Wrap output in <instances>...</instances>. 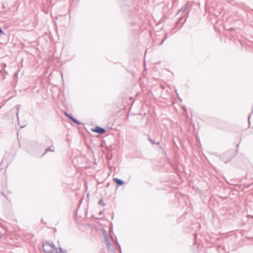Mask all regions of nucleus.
<instances>
[{
	"mask_svg": "<svg viewBox=\"0 0 253 253\" xmlns=\"http://www.w3.org/2000/svg\"><path fill=\"white\" fill-rule=\"evenodd\" d=\"M54 151V147H53V145H52L45 149V153L43 154V155H44V154L45 153H46L48 151L53 152Z\"/></svg>",
	"mask_w": 253,
	"mask_h": 253,
	"instance_id": "5",
	"label": "nucleus"
},
{
	"mask_svg": "<svg viewBox=\"0 0 253 253\" xmlns=\"http://www.w3.org/2000/svg\"><path fill=\"white\" fill-rule=\"evenodd\" d=\"M3 33V31L1 30V28L0 27V35L2 34Z\"/></svg>",
	"mask_w": 253,
	"mask_h": 253,
	"instance_id": "13",
	"label": "nucleus"
},
{
	"mask_svg": "<svg viewBox=\"0 0 253 253\" xmlns=\"http://www.w3.org/2000/svg\"><path fill=\"white\" fill-rule=\"evenodd\" d=\"M103 235H104V239H105V245H106V247L108 248L109 250L111 251L112 250V246H111L110 241L108 239V237H107L106 233H103Z\"/></svg>",
	"mask_w": 253,
	"mask_h": 253,
	"instance_id": "3",
	"label": "nucleus"
},
{
	"mask_svg": "<svg viewBox=\"0 0 253 253\" xmlns=\"http://www.w3.org/2000/svg\"><path fill=\"white\" fill-rule=\"evenodd\" d=\"M56 253H64V252L63 251L62 248L60 247L59 248V251H57Z\"/></svg>",
	"mask_w": 253,
	"mask_h": 253,
	"instance_id": "10",
	"label": "nucleus"
},
{
	"mask_svg": "<svg viewBox=\"0 0 253 253\" xmlns=\"http://www.w3.org/2000/svg\"><path fill=\"white\" fill-rule=\"evenodd\" d=\"M16 108H17V112H16V116H17V119L18 120L19 119L18 114H19L20 108H21V105H17Z\"/></svg>",
	"mask_w": 253,
	"mask_h": 253,
	"instance_id": "7",
	"label": "nucleus"
},
{
	"mask_svg": "<svg viewBox=\"0 0 253 253\" xmlns=\"http://www.w3.org/2000/svg\"><path fill=\"white\" fill-rule=\"evenodd\" d=\"M71 120L74 123H76L77 125H80L81 123L79 122L77 120L75 119L74 117L71 118Z\"/></svg>",
	"mask_w": 253,
	"mask_h": 253,
	"instance_id": "8",
	"label": "nucleus"
},
{
	"mask_svg": "<svg viewBox=\"0 0 253 253\" xmlns=\"http://www.w3.org/2000/svg\"><path fill=\"white\" fill-rule=\"evenodd\" d=\"M65 115L71 120V118H73L72 116L69 115L67 113H65Z\"/></svg>",
	"mask_w": 253,
	"mask_h": 253,
	"instance_id": "12",
	"label": "nucleus"
},
{
	"mask_svg": "<svg viewBox=\"0 0 253 253\" xmlns=\"http://www.w3.org/2000/svg\"><path fill=\"white\" fill-rule=\"evenodd\" d=\"M42 249L46 253H53L55 247L53 243L45 242L42 244Z\"/></svg>",
	"mask_w": 253,
	"mask_h": 253,
	"instance_id": "1",
	"label": "nucleus"
},
{
	"mask_svg": "<svg viewBox=\"0 0 253 253\" xmlns=\"http://www.w3.org/2000/svg\"><path fill=\"white\" fill-rule=\"evenodd\" d=\"M98 204L103 206H105L103 200L102 199H100V200L99 201Z\"/></svg>",
	"mask_w": 253,
	"mask_h": 253,
	"instance_id": "11",
	"label": "nucleus"
},
{
	"mask_svg": "<svg viewBox=\"0 0 253 253\" xmlns=\"http://www.w3.org/2000/svg\"><path fill=\"white\" fill-rule=\"evenodd\" d=\"M250 115L248 117V121H249V124L250 123Z\"/></svg>",
	"mask_w": 253,
	"mask_h": 253,
	"instance_id": "14",
	"label": "nucleus"
},
{
	"mask_svg": "<svg viewBox=\"0 0 253 253\" xmlns=\"http://www.w3.org/2000/svg\"><path fill=\"white\" fill-rule=\"evenodd\" d=\"M164 42V40L161 43H163Z\"/></svg>",
	"mask_w": 253,
	"mask_h": 253,
	"instance_id": "16",
	"label": "nucleus"
},
{
	"mask_svg": "<svg viewBox=\"0 0 253 253\" xmlns=\"http://www.w3.org/2000/svg\"><path fill=\"white\" fill-rule=\"evenodd\" d=\"M92 131L93 132H97L99 134H102L106 132V130L104 128L99 126H96L95 128L92 129Z\"/></svg>",
	"mask_w": 253,
	"mask_h": 253,
	"instance_id": "2",
	"label": "nucleus"
},
{
	"mask_svg": "<svg viewBox=\"0 0 253 253\" xmlns=\"http://www.w3.org/2000/svg\"><path fill=\"white\" fill-rule=\"evenodd\" d=\"M3 65H4V67H6V64L4 63Z\"/></svg>",
	"mask_w": 253,
	"mask_h": 253,
	"instance_id": "15",
	"label": "nucleus"
},
{
	"mask_svg": "<svg viewBox=\"0 0 253 253\" xmlns=\"http://www.w3.org/2000/svg\"><path fill=\"white\" fill-rule=\"evenodd\" d=\"M187 9V5H184V6H183L182 8H181L179 10V12H184L186 11Z\"/></svg>",
	"mask_w": 253,
	"mask_h": 253,
	"instance_id": "9",
	"label": "nucleus"
},
{
	"mask_svg": "<svg viewBox=\"0 0 253 253\" xmlns=\"http://www.w3.org/2000/svg\"><path fill=\"white\" fill-rule=\"evenodd\" d=\"M148 139L149 141L152 144H157V145L160 144L159 142L156 143L155 140L151 139L149 135H148Z\"/></svg>",
	"mask_w": 253,
	"mask_h": 253,
	"instance_id": "6",
	"label": "nucleus"
},
{
	"mask_svg": "<svg viewBox=\"0 0 253 253\" xmlns=\"http://www.w3.org/2000/svg\"><path fill=\"white\" fill-rule=\"evenodd\" d=\"M114 180L119 186L122 185L124 183V181L123 180L118 178H114Z\"/></svg>",
	"mask_w": 253,
	"mask_h": 253,
	"instance_id": "4",
	"label": "nucleus"
}]
</instances>
